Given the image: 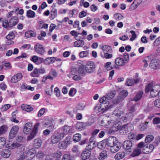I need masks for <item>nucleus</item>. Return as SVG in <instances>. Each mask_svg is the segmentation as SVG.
Returning a JSON list of instances; mask_svg holds the SVG:
<instances>
[{
	"label": "nucleus",
	"mask_w": 160,
	"mask_h": 160,
	"mask_svg": "<svg viewBox=\"0 0 160 160\" xmlns=\"http://www.w3.org/2000/svg\"><path fill=\"white\" fill-rule=\"evenodd\" d=\"M19 129L18 126L15 125L12 127L9 133V138L10 139H12L17 135Z\"/></svg>",
	"instance_id": "nucleus-5"
},
{
	"label": "nucleus",
	"mask_w": 160,
	"mask_h": 160,
	"mask_svg": "<svg viewBox=\"0 0 160 160\" xmlns=\"http://www.w3.org/2000/svg\"><path fill=\"white\" fill-rule=\"evenodd\" d=\"M107 155V151L105 150H103L100 153L98 156V159L99 160H102L106 158Z\"/></svg>",
	"instance_id": "nucleus-30"
},
{
	"label": "nucleus",
	"mask_w": 160,
	"mask_h": 160,
	"mask_svg": "<svg viewBox=\"0 0 160 160\" xmlns=\"http://www.w3.org/2000/svg\"><path fill=\"white\" fill-rule=\"evenodd\" d=\"M110 123V121L105 118L102 120L101 122V125L102 126H105L108 125Z\"/></svg>",
	"instance_id": "nucleus-45"
},
{
	"label": "nucleus",
	"mask_w": 160,
	"mask_h": 160,
	"mask_svg": "<svg viewBox=\"0 0 160 160\" xmlns=\"http://www.w3.org/2000/svg\"><path fill=\"white\" fill-rule=\"evenodd\" d=\"M34 48L35 51L39 54L43 55L45 51L43 46L41 44L37 43L34 46Z\"/></svg>",
	"instance_id": "nucleus-8"
},
{
	"label": "nucleus",
	"mask_w": 160,
	"mask_h": 160,
	"mask_svg": "<svg viewBox=\"0 0 160 160\" xmlns=\"http://www.w3.org/2000/svg\"><path fill=\"white\" fill-rule=\"evenodd\" d=\"M133 129V125L131 123H128L122 126H121L119 130L120 133L122 135H124L128 132L132 131Z\"/></svg>",
	"instance_id": "nucleus-2"
},
{
	"label": "nucleus",
	"mask_w": 160,
	"mask_h": 160,
	"mask_svg": "<svg viewBox=\"0 0 160 160\" xmlns=\"http://www.w3.org/2000/svg\"><path fill=\"white\" fill-rule=\"evenodd\" d=\"M125 153L123 152H120L117 153L114 156L116 160H118L122 159L125 157Z\"/></svg>",
	"instance_id": "nucleus-24"
},
{
	"label": "nucleus",
	"mask_w": 160,
	"mask_h": 160,
	"mask_svg": "<svg viewBox=\"0 0 160 160\" xmlns=\"http://www.w3.org/2000/svg\"><path fill=\"white\" fill-rule=\"evenodd\" d=\"M64 138L63 133L55 132L51 137V142L53 144L57 143Z\"/></svg>",
	"instance_id": "nucleus-4"
},
{
	"label": "nucleus",
	"mask_w": 160,
	"mask_h": 160,
	"mask_svg": "<svg viewBox=\"0 0 160 160\" xmlns=\"http://www.w3.org/2000/svg\"><path fill=\"white\" fill-rule=\"evenodd\" d=\"M54 158V155L53 154H50L46 156V160H52Z\"/></svg>",
	"instance_id": "nucleus-64"
},
{
	"label": "nucleus",
	"mask_w": 160,
	"mask_h": 160,
	"mask_svg": "<svg viewBox=\"0 0 160 160\" xmlns=\"http://www.w3.org/2000/svg\"><path fill=\"white\" fill-rule=\"evenodd\" d=\"M62 129L63 132L60 133H63L64 135V137L65 135L73 132L72 128L68 125L64 126L62 128Z\"/></svg>",
	"instance_id": "nucleus-12"
},
{
	"label": "nucleus",
	"mask_w": 160,
	"mask_h": 160,
	"mask_svg": "<svg viewBox=\"0 0 160 160\" xmlns=\"http://www.w3.org/2000/svg\"><path fill=\"white\" fill-rule=\"evenodd\" d=\"M148 122L149 121L147 120L145 123H142L139 125V128L141 131L144 130L147 128Z\"/></svg>",
	"instance_id": "nucleus-42"
},
{
	"label": "nucleus",
	"mask_w": 160,
	"mask_h": 160,
	"mask_svg": "<svg viewBox=\"0 0 160 160\" xmlns=\"http://www.w3.org/2000/svg\"><path fill=\"white\" fill-rule=\"evenodd\" d=\"M114 19L117 20H120L123 18V17L119 13H116L114 14Z\"/></svg>",
	"instance_id": "nucleus-50"
},
{
	"label": "nucleus",
	"mask_w": 160,
	"mask_h": 160,
	"mask_svg": "<svg viewBox=\"0 0 160 160\" xmlns=\"http://www.w3.org/2000/svg\"><path fill=\"white\" fill-rule=\"evenodd\" d=\"M81 137V135L79 133L75 134L73 136V139L75 142H78L80 140Z\"/></svg>",
	"instance_id": "nucleus-47"
},
{
	"label": "nucleus",
	"mask_w": 160,
	"mask_h": 160,
	"mask_svg": "<svg viewBox=\"0 0 160 160\" xmlns=\"http://www.w3.org/2000/svg\"><path fill=\"white\" fill-rule=\"evenodd\" d=\"M6 143L5 138L3 137L0 138V148H2Z\"/></svg>",
	"instance_id": "nucleus-48"
},
{
	"label": "nucleus",
	"mask_w": 160,
	"mask_h": 160,
	"mask_svg": "<svg viewBox=\"0 0 160 160\" xmlns=\"http://www.w3.org/2000/svg\"><path fill=\"white\" fill-rule=\"evenodd\" d=\"M11 154V151L10 150L7 149H3L2 152V157L4 158H9Z\"/></svg>",
	"instance_id": "nucleus-28"
},
{
	"label": "nucleus",
	"mask_w": 160,
	"mask_h": 160,
	"mask_svg": "<svg viewBox=\"0 0 160 160\" xmlns=\"http://www.w3.org/2000/svg\"><path fill=\"white\" fill-rule=\"evenodd\" d=\"M143 94V92L142 91H139L137 93L136 96L133 98V100L135 101H138L142 97Z\"/></svg>",
	"instance_id": "nucleus-31"
},
{
	"label": "nucleus",
	"mask_w": 160,
	"mask_h": 160,
	"mask_svg": "<svg viewBox=\"0 0 160 160\" xmlns=\"http://www.w3.org/2000/svg\"><path fill=\"white\" fill-rule=\"evenodd\" d=\"M36 33L32 31H28L25 33V36L27 38H30L31 37H35Z\"/></svg>",
	"instance_id": "nucleus-39"
},
{
	"label": "nucleus",
	"mask_w": 160,
	"mask_h": 160,
	"mask_svg": "<svg viewBox=\"0 0 160 160\" xmlns=\"http://www.w3.org/2000/svg\"><path fill=\"white\" fill-rule=\"evenodd\" d=\"M55 58L54 57L48 58L43 60L44 63L46 65H48L51 63H52L54 62L55 60Z\"/></svg>",
	"instance_id": "nucleus-32"
},
{
	"label": "nucleus",
	"mask_w": 160,
	"mask_h": 160,
	"mask_svg": "<svg viewBox=\"0 0 160 160\" xmlns=\"http://www.w3.org/2000/svg\"><path fill=\"white\" fill-rule=\"evenodd\" d=\"M74 156L68 152L64 154L62 158V160H74Z\"/></svg>",
	"instance_id": "nucleus-23"
},
{
	"label": "nucleus",
	"mask_w": 160,
	"mask_h": 160,
	"mask_svg": "<svg viewBox=\"0 0 160 160\" xmlns=\"http://www.w3.org/2000/svg\"><path fill=\"white\" fill-rule=\"evenodd\" d=\"M108 52L104 53L103 55L102 53H101V55L102 58H105L106 59H109L112 57V55L111 54H109Z\"/></svg>",
	"instance_id": "nucleus-49"
},
{
	"label": "nucleus",
	"mask_w": 160,
	"mask_h": 160,
	"mask_svg": "<svg viewBox=\"0 0 160 160\" xmlns=\"http://www.w3.org/2000/svg\"><path fill=\"white\" fill-rule=\"evenodd\" d=\"M42 143V141L41 139L38 138L34 140V147L35 148H39L41 146Z\"/></svg>",
	"instance_id": "nucleus-26"
},
{
	"label": "nucleus",
	"mask_w": 160,
	"mask_h": 160,
	"mask_svg": "<svg viewBox=\"0 0 160 160\" xmlns=\"http://www.w3.org/2000/svg\"><path fill=\"white\" fill-rule=\"evenodd\" d=\"M154 148V146L153 145L148 144L144 146L142 151L145 154H148L152 152Z\"/></svg>",
	"instance_id": "nucleus-11"
},
{
	"label": "nucleus",
	"mask_w": 160,
	"mask_h": 160,
	"mask_svg": "<svg viewBox=\"0 0 160 160\" xmlns=\"http://www.w3.org/2000/svg\"><path fill=\"white\" fill-rule=\"evenodd\" d=\"M139 81V78L128 79L127 80L126 85L128 86H131L134 83H138Z\"/></svg>",
	"instance_id": "nucleus-15"
},
{
	"label": "nucleus",
	"mask_w": 160,
	"mask_h": 160,
	"mask_svg": "<svg viewBox=\"0 0 160 160\" xmlns=\"http://www.w3.org/2000/svg\"><path fill=\"white\" fill-rule=\"evenodd\" d=\"M132 145V142L129 140L125 141L123 143V148L126 150L130 149Z\"/></svg>",
	"instance_id": "nucleus-21"
},
{
	"label": "nucleus",
	"mask_w": 160,
	"mask_h": 160,
	"mask_svg": "<svg viewBox=\"0 0 160 160\" xmlns=\"http://www.w3.org/2000/svg\"><path fill=\"white\" fill-rule=\"evenodd\" d=\"M160 64L159 60L157 59H152L150 61L149 66L152 68L155 69L159 67Z\"/></svg>",
	"instance_id": "nucleus-10"
},
{
	"label": "nucleus",
	"mask_w": 160,
	"mask_h": 160,
	"mask_svg": "<svg viewBox=\"0 0 160 160\" xmlns=\"http://www.w3.org/2000/svg\"><path fill=\"white\" fill-rule=\"evenodd\" d=\"M88 51H82L79 53L80 57L81 58H83L87 57L88 55Z\"/></svg>",
	"instance_id": "nucleus-51"
},
{
	"label": "nucleus",
	"mask_w": 160,
	"mask_h": 160,
	"mask_svg": "<svg viewBox=\"0 0 160 160\" xmlns=\"http://www.w3.org/2000/svg\"><path fill=\"white\" fill-rule=\"evenodd\" d=\"M84 45V42L83 40H77L74 43V46L75 47H82Z\"/></svg>",
	"instance_id": "nucleus-33"
},
{
	"label": "nucleus",
	"mask_w": 160,
	"mask_h": 160,
	"mask_svg": "<svg viewBox=\"0 0 160 160\" xmlns=\"http://www.w3.org/2000/svg\"><path fill=\"white\" fill-rule=\"evenodd\" d=\"M128 95L127 91L126 90H123L119 93L120 97L122 98H124Z\"/></svg>",
	"instance_id": "nucleus-56"
},
{
	"label": "nucleus",
	"mask_w": 160,
	"mask_h": 160,
	"mask_svg": "<svg viewBox=\"0 0 160 160\" xmlns=\"http://www.w3.org/2000/svg\"><path fill=\"white\" fill-rule=\"evenodd\" d=\"M11 106V105L9 104H6L2 106L1 108V110L2 112L6 111Z\"/></svg>",
	"instance_id": "nucleus-54"
},
{
	"label": "nucleus",
	"mask_w": 160,
	"mask_h": 160,
	"mask_svg": "<svg viewBox=\"0 0 160 160\" xmlns=\"http://www.w3.org/2000/svg\"><path fill=\"white\" fill-rule=\"evenodd\" d=\"M121 123L120 122H117L114 124L110 129V131L112 133H114L120 129Z\"/></svg>",
	"instance_id": "nucleus-14"
},
{
	"label": "nucleus",
	"mask_w": 160,
	"mask_h": 160,
	"mask_svg": "<svg viewBox=\"0 0 160 160\" xmlns=\"http://www.w3.org/2000/svg\"><path fill=\"white\" fill-rule=\"evenodd\" d=\"M22 110L27 112H30L32 111L33 109L30 106L28 105L22 104L21 105Z\"/></svg>",
	"instance_id": "nucleus-29"
},
{
	"label": "nucleus",
	"mask_w": 160,
	"mask_h": 160,
	"mask_svg": "<svg viewBox=\"0 0 160 160\" xmlns=\"http://www.w3.org/2000/svg\"><path fill=\"white\" fill-rule=\"evenodd\" d=\"M130 33L132 34V36L130 39L131 41H133L137 37V35L135 33V32L133 30L130 31Z\"/></svg>",
	"instance_id": "nucleus-58"
},
{
	"label": "nucleus",
	"mask_w": 160,
	"mask_h": 160,
	"mask_svg": "<svg viewBox=\"0 0 160 160\" xmlns=\"http://www.w3.org/2000/svg\"><path fill=\"white\" fill-rule=\"evenodd\" d=\"M31 60L35 63L37 64V62L38 60H40L41 63L43 62V59L42 58H38V57L36 56H34L32 57Z\"/></svg>",
	"instance_id": "nucleus-41"
},
{
	"label": "nucleus",
	"mask_w": 160,
	"mask_h": 160,
	"mask_svg": "<svg viewBox=\"0 0 160 160\" xmlns=\"http://www.w3.org/2000/svg\"><path fill=\"white\" fill-rule=\"evenodd\" d=\"M94 138L92 137H91V138L89 139V144H90L91 145V146H89V147H92V146L94 147H94L96 146V144H95V142L94 140Z\"/></svg>",
	"instance_id": "nucleus-52"
},
{
	"label": "nucleus",
	"mask_w": 160,
	"mask_h": 160,
	"mask_svg": "<svg viewBox=\"0 0 160 160\" xmlns=\"http://www.w3.org/2000/svg\"><path fill=\"white\" fill-rule=\"evenodd\" d=\"M138 7V5L135 4V3L133 2L130 5L129 8V9L131 11H133L136 9Z\"/></svg>",
	"instance_id": "nucleus-55"
},
{
	"label": "nucleus",
	"mask_w": 160,
	"mask_h": 160,
	"mask_svg": "<svg viewBox=\"0 0 160 160\" xmlns=\"http://www.w3.org/2000/svg\"><path fill=\"white\" fill-rule=\"evenodd\" d=\"M21 146H22L21 144L16 142L9 143L7 145V147L10 149H17Z\"/></svg>",
	"instance_id": "nucleus-13"
},
{
	"label": "nucleus",
	"mask_w": 160,
	"mask_h": 160,
	"mask_svg": "<svg viewBox=\"0 0 160 160\" xmlns=\"http://www.w3.org/2000/svg\"><path fill=\"white\" fill-rule=\"evenodd\" d=\"M104 70L106 71H109L112 69L114 68L111 66V63L110 62H106L104 65Z\"/></svg>",
	"instance_id": "nucleus-37"
},
{
	"label": "nucleus",
	"mask_w": 160,
	"mask_h": 160,
	"mask_svg": "<svg viewBox=\"0 0 160 160\" xmlns=\"http://www.w3.org/2000/svg\"><path fill=\"white\" fill-rule=\"evenodd\" d=\"M40 125L39 123H37L34 125L32 131L37 133L38 132V128Z\"/></svg>",
	"instance_id": "nucleus-53"
},
{
	"label": "nucleus",
	"mask_w": 160,
	"mask_h": 160,
	"mask_svg": "<svg viewBox=\"0 0 160 160\" xmlns=\"http://www.w3.org/2000/svg\"><path fill=\"white\" fill-rule=\"evenodd\" d=\"M6 38L8 40H12L14 38V35L12 32L10 33L6 37Z\"/></svg>",
	"instance_id": "nucleus-60"
},
{
	"label": "nucleus",
	"mask_w": 160,
	"mask_h": 160,
	"mask_svg": "<svg viewBox=\"0 0 160 160\" xmlns=\"http://www.w3.org/2000/svg\"><path fill=\"white\" fill-rule=\"evenodd\" d=\"M86 72L87 73H91L94 71L95 65L93 62H88L85 66Z\"/></svg>",
	"instance_id": "nucleus-9"
},
{
	"label": "nucleus",
	"mask_w": 160,
	"mask_h": 160,
	"mask_svg": "<svg viewBox=\"0 0 160 160\" xmlns=\"http://www.w3.org/2000/svg\"><path fill=\"white\" fill-rule=\"evenodd\" d=\"M57 11L56 9L53 8L51 11L50 14L51 16V18L52 19H53L56 17L57 15Z\"/></svg>",
	"instance_id": "nucleus-46"
},
{
	"label": "nucleus",
	"mask_w": 160,
	"mask_h": 160,
	"mask_svg": "<svg viewBox=\"0 0 160 160\" xmlns=\"http://www.w3.org/2000/svg\"><path fill=\"white\" fill-rule=\"evenodd\" d=\"M45 155V154L42 151H39L36 153V157L39 160H42L43 159Z\"/></svg>",
	"instance_id": "nucleus-34"
},
{
	"label": "nucleus",
	"mask_w": 160,
	"mask_h": 160,
	"mask_svg": "<svg viewBox=\"0 0 160 160\" xmlns=\"http://www.w3.org/2000/svg\"><path fill=\"white\" fill-rule=\"evenodd\" d=\"M31 75L33 77H38L40 75L38 72V69L37 68H35L33 71L31 73Z\"/></svg>",
	"instance_id": "nucleus-40"
},
{
	"label": "nucleus",
	"mask_w": 160,
	"mask_h": 160,
	"mask_svg": "<svg viewBox=\"0 0 160 160\" xmlns=\"http://www.w3.org/2000/svg\"><path fill=\"white\" fill-rule=\"evenodd\" d=\"M141 153V149L136 148L135 149L131 154L132 157L137 156L140 155Z\"/></svg>",
	"instance_id": "nucleus-35"
},
{
	"label": "nucleus",
	"mask_w": 160,
	"mask_h": 160,
	"mask_svg": "<svg viewBox=\"0 0 160 160\" xmlns=\"http://www.w3.org/2000/svg\"><path fill=\"white\" fill-rule=\"evenodd\" d=\"M26 16L28 18H34L35 16V12L31 10H28L27 11Z\"/></svg>",
	"instance_id": "nucleus-36"
},
{
	"label": "nucleus",
	"mask_w": 160,
	"mask_h": 160,
	"mask_svg": "<svg viewBox=\"0 0 160 160\" xmlns=\"http://www.w3.org/2000/svg\"><path fill=\"white\" fill-rule=\"evenodd\" d=\"M18 22V17L14 16L9 20V27H12L16 25Z\"/></svg>",
	"instance_id": "nucleus-17"
},
{
	"label": "nucleus",
	"mask_w": 160,
	"mask_h": 160,
	"mask_svg": "<svg viewBox=\"0 0 160 160\" xmlns=\"http://www.w3.org/2000/svg\"><path fill=\"white\" fill-rule=\"evenodd\" d=\"M45 112V109L44 108H42L39 111L38 114V117H40L42 115H43Z\"/></svg>",
	"instance_id": "nucleus-62"
},
{
	"label": "nucleus",
	"mask_w": 160,
	"mask_h": 160,
	"mask_svg": "<svg viewBox=\"0 0 160 160\" xmlns=\"http://www.w3.org/2000/svg\"><path fill=\"white\" fill-rule=\"evenodd\" d=\"M36 134L37 133L32 131L31 132L30 135L27 138L28 140H30L33 139Z\"/></svg>",
	"instance_id": "nucleus-61"
},
{
	"label": "nucleus",
	"mask_w": 160,
	"mask_h": 160,
	"mask_svg": "<svg viewBox=\"0 0 160 160\" xmlns=\"http://www.w3.org/2000/svg\"><path fill=\"white\" fill-rule=\"evenodd\" d=\"M22 75L21 73H18L14 75L12 78L11 81L12 83H16L20 80L22 77Z\"/></svg>",
	"instance_id": "nucleus-16"
},
{
	"label": "nucleus",
	"mask_w": 160,
	"mask_h": 160,
	"mask_svg": "<svg viewBox=\"0 0 160 160\" xmlns=\"http://www.w3.org/2000/svg\"><path fill=\"white\" fill-rule=\"evenodd\" d=\"M110 147V151L112 153H115L118 151L121 148V146L119 143H116L115 145L112 146Z\"/></svg>",
	"instance_id": "nucleus-18"
},
{
	"label": "nucleus",
	"mask_w": 160,
	"mask_h": 160,
	"mask_svg": "<svg viewBox=\"0 0 160 160\" xmlns=\"http://www.w3.org/2000/svg\"><path fill=\"white\" fill-rule=\"evenodd\" d=\"M32 125L30 122L26 123L24 125L23 128V132L25 134H28L32 131Z\"/></svg>",
	"instance_id": "nucleus-6"
},
{
	"label": "nucleus",
	"mask_w": 160,
	"mask_h": 160,
	"mask_svg": "<svg viewBox=\"0 0 160 160\" xmlns=\"http://www.w3.org/2000/svg\"><path fill=\"white\" fill-rule=\"evenodd\" d=\"M116 143H118L115 138L112 137L108 139V145L110 147H111V144H112V146L115 145Z\"/></svg>",
	"instance_id": "nucleus-27"
},
{
	"label": "nucleus",
	"mask_w": 160,
	"mask_h": 160,
	"mask_svg": "<svg viewBox=\"0 0 160 160\" xmlns=\"http://www.w3.org/2000/svg\"><path fill=\"white\" fill-rule=\"evenodd\" d=\"M112 99L110 96L107 94L106 96H104L99 99V102L102 103V104H108L109 102L108 101V100Z\"/></svg>",
	"instance_id": "nucleus-19"
},
{
	"label": "nucleus",
	"mask_w": 160,
	"mask_h": 160,
	"mask_svg": "<svg viewBox=\"0 0 160 160\" xmlns=\"http://www.w3.org/2000/svg\"><path fill=\"white\" fill-rule=\"evenodd\" d=\"M49 75L52 76L54 78H56L58 76V73L55 69H52L49 72Z\"/></svg>",
	"instance_id": "nucleus-43"
},
{
	"label": "nucleus",
	"mask_w": 160,
	"mask_h": 160,
	"mask_svg": "<svg viewBox=\"0 0 160 160\" xmlns=\"http://www.w3.org/2000/svg\"><path fill=\"white\" fill-rule=\"evenodd\" d=\"M8 127L6 125H3L0 127V136L4 134L8 130Z\"/></svg>",
	"instance_id": "nucleus-38"
},
{
	"label": "nucleus",
	"mask_w": 160,
	"mask_h": 160,
	"mask_svg": "<svg viewBox=\"0 0 160 160\" xmlns=\"http://www.w3.org/2000/svg\"><path fill=\"white\" fill-rule=\"evenodd\" d=\"M91 145L88 144L86 148L83 151L81 155V158L83 160H86L89 159L91 155V150L94 148V147H89Z\"/></svg>",
	"instance_id": "nucleus-3"
},
{
	"label": "nucleus",
	"mask_w": 160,
	"mask_h": 160,
	"mask_svg": "<svg viewBox=\"0 0 160 160\" xmlns=\"http://www.w3.org/2000/svg\"><path fill=\"white\" fill-rule=\"evenodd\" d=\"M71 140V138L70 137H67L64 141V142L65 145H68L70 143Z\"/></svg>",
	"instance_id": "nucleus-57"
},
{
	"label": "nucleus",
	"mask_w": 160,
	"mask_h": 160,
	"mask_svg": "<svg viewBox=\"0 0 160 160\" xmlns=\"http://www.w3.org/2000/svg\"><path fill=\"white\" fill-rule=\"evenodd\" d=\"M78 73V70L75 68H72L71 69V73L72 75H75Z\"/></svg>",
	"instance_id": "nucleus-63"
},
{
	"label": "nucleus",
	"mask_w": 160,
	"mask_h": 160,
	"mask_svg": "<svg viewBox=\"0 0 160 160\" xmlns=\"http://www.w3.org/2000/svg\"><path fill=\"white\" fill-rule=\"evenodd\" d=\"M154 124H157L160 123V118L156 117L154 118L152 121Z\"/></svg>",
	"instance_id": "nucleus-59"
},
{
	"label": "nucleus",
	"mask_w": 160,
	"mask_h": 160,
	"mask_svg": "<svg viewBox=\"0 0 160 160\" xmlns=\"http://www.w3.org/2000/svg\"><path fill=\"white\" fill-rule=\"evenodd\" d=\"M115 63L116 65L114 66V68L117 69L118 68V66L122 67L124 66L126 62H125L123 58L118 57L115 59Z\"/></svg>",
	"instance_id": "nucleus-7"
},
{
	"label": "nucleus",
	"mask_w": 160,
	"mask_h": 160,
	"mask_svg": "<svg viewBox=\"0 0 160 160\" xmlns=\"http://www.w3.org/2000/svg\"><path fill=\"white\" fill-rule=\"evenodd\" d=\"M123 111H121L118 109H116L112 112L113 116H114L118 118H120V116L123 115Z\"/></svg>",
	"instance_id": "nucleus-22"
},
{
	"label": "nucleus",
	"mask_w": 160,
	"mask_h": 160,
	"mask_svg": "<svg viewBox=\"0 0 160 160\" xmlns=\"http://www.w3.org/2000/svg\"><path fill=\"white\" fill-rule=\"evenodd\" d=\"M100 48L103 51L104 53L110 52L112 49L111 47L108 45H105L103 46H100Z\"/></svg>",
	"instance_id": "nucleus-25"
},
{
	"label": "nucleus",
	"mask_w": 160,
	"mask_h": 160,
	"mask_svg": "<svg viewBox=\"0 0 160 160\" xmlns=\"http://www.w3.org/2000/svg\"><path fill=\"white\" fill-rule=\"evenodd\" d=\"M160 90V85L153 86V83L151 82L146 86L145 92L147 93L150 92L151 96L152 97H155L157 95L158 96Z\"/></svg>",
	"instance_id": "nucleus-1"
},
{
	"label": "nucleus",
	"mask_w": 160,
	"mask_h": 160,
	"mask_svg": "<svg viewBox=\"0 0 160 160\" xmlns=\"http://www.w3.org/2000/svg\"><path fill=\"white\" fill-rule=\"evenodd\" d=\"M154 139V137L152 135H147L146 137L145 142L146 143L150 142L152 141Z\"/></svg>",
	"instance_id": "nucleus-44"
},
{
	"label": "nucleus",
	"mask_w": 160,
	"mask_h": 160,
	"mask_svg": "<svg viewBox=\"0 0 160 160\" xmlns=\"http://www.w3.org/2000/svg\"><path fill=\"white\" fill-rule=\"evenodd\" d=\"M87 72L85 68V66L83 65H81L78 70V73L81 76H84L86 74Z\"/></svg>",
	"instance_id": "nucleus-20"
}]
</instances>
